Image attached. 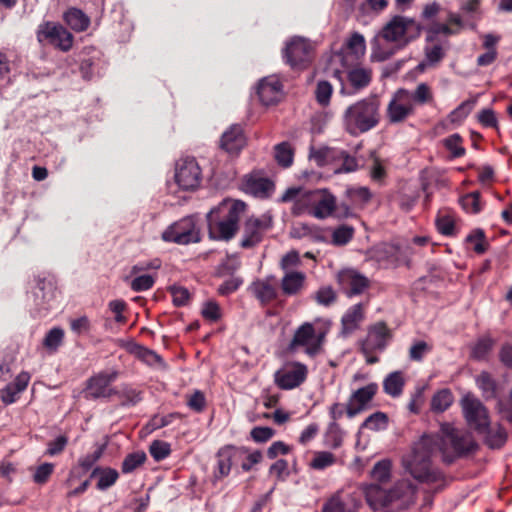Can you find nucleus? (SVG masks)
<instances>
[{
  "label": "nucleus",
  "mask_w": 512,
  "mask_h": 512,
  "mask_svg": "<svg viewBox=\"0 0 512 512\" xmlns=\"http://www.w3.org/2000/svg\"><path fill=\"white\" fill-rule=\"evenodd\" d=\"M478 445L472 434L464 429L454 427L450 423H442L439 433L425 435L414 449L410 472L419 481H430L433 478L431 458L439 452L443 461L452 463L456 458L476 451Z\"/></svg>",
  "instance_id": "f257e3e1"
},
{
  "label": "nucleus",
  "mask_w": 512,
  "mask_h": 512,
  "mask_svg": "<svg viewBox=\"0 0 512 512\" xmlns=\"http://www.w3.org/2000/svg\"><path fill=\"white\" fill-rule=\"evenodd\" d=\"M246 204L241 200L224 199L207 213L209 237L214 240L229 241L239 227L241 214Z\"/></svg>",
  "instance_id": "f03ea898"
},
{
  "label": "nucleus",
  "mask_w": 512,
  "mask_h": 512,
  "mask_svg": "<svg viewBox=\"0 0 512 512\" xmlns=\"http://www.w3.org/2000/svg\"><path fill=\"white\" fill-rule=\"evenodd\" d=\"M380 101L377 96L363 98L348 106L343 114L345 130L353 136L376 127L380 121Z\"/></svg>",
  "instance_id": "7ed1b4c3"
},
{
  "label": "nucleus",
  "mask_w": 512,
  "mask_h": 512,
  "mask_svg": "<svg viewBox=\"0 0 512 512\" xmlns=\"http://www.w3.org/2000/svg\"><path fill=\"white\" fill-rule=\"evenodd\" d=\"M423 26L413 18L396 15L384 25L378 36L386 42L398 43V48H403L417 39Z\"/></svg>",
  "instance_id": "20e7f679"
},
{
  "label": "nucleus",
  "mask_w": 512,
  "mask_h": 512,
  "mask_svg": "<svg viewBox=\"0 0 512 512\" xmlns=\"http://www.w3.org/2000/svg\"><path fill=\"white\" fill-rule=\"evenodd\" d=\"M324 338V332L317 333L312 323L304 322L295 330L287 351L295 353L300 347H304L305 353L313 358L321 352Z\"/></svg>",
  "instance_id": "39448f33"
},
{
  "label": "nucleus",
  "mask_w": 512,
  "mask_h": 512,
  "mask_svg": "<svg viewBox=\"0 0 512 512\" xmlns=\"http://www.w3.org/2000/svg\"><path fill=\"white\" fill-rule=\"evenodd\" d=\"M118 376L117 370H105L92 375L85 382L83 397L86 400L110 399L116 395V388L112 384Z\"/></svg>",
  "instance_id": "423d86ee"
},
{
  "label": "nucleus",
  "mask_w": 512,
  "mask_h": 512,
  "mask_svg": "<svg viewBox=\"0 0 512 512\" xmlns=\"http://www.w3.org/2000/svg\"><path fill=\"white\" fill-rule=\"evenodd\" d=\"M55 287L51 281L38 278L29 296L30 313L34 318L46 317L53 307Z\"/></svg>",
  "instance_id": "0eeeda50"
},
{
  "label": "nucleus",
  "mask_w": 512,
  "mask_h": 512,
  "mask_svg": "<svg viewBox=\"0 0 512 512\" xmlns=\"http://www.w3.org/2000/svg\"><path fill=\"white\" fill-rule=\"evenodd\" d=\"M460 404L467 425L477 434L485 432L490 423V417L484 404L472 394L463 396Z\"/></svg>",
  "instance_id": "6e6552de"
},
{
  "label": "nucleus",
  "mask_w": 512,
  "mask_h": 512,
  "mask_svg": "<svg viewBox=\"0 0 512 512\" xmlns=\"http://www.w3.org/2000/svg\"><path fill=\"white\" fill-rule=\"evenodd\" d=\"M162 239L166 242L188 245L199 242L201 236L194 218L187 216L168 226L162 233Z\"/></svg>",
  "instance_id": "1a4fd4ad"
},
{
  "label": "nucleus",
  "mask_w": 512,
  "mask_h": 512,
  "mask_svg": "<svg viewBox=\"0 0 512 512\" xmlns=\"http://www.w3.org/2000/svg\"><path fill=\"white\" fill-rule=\"evenodd\" d=\"M272 226L273 218L269 213H264L259 217H249L244 223L241 247L249 249L258 245Z\"/></svg>",
  "instance_id": "9d476101"
},
{
  "label": "nucleus",
  "mask_w": 512,
  "mask_h": 512,
  "mask_svg": "<svg viewBox=\"0 0 512 512\" xmlns=\"http://www.w3.org/2000/svg\"><path fill=\"white\" fill-rule=\"evenodd\" d=\"M310 157L314 159L318 166H325L333 161H340V166L335 170L337 173H349L358 169L357 159L344 150L322 147L311 152Z\"/></svg>",
  "instance_id": "9b49d317"
},
{
  "label": "nucleus",
  "mask_w": 512,
  "mask_h": 512,
  "mask_svg": "<svg viewBox=\"0 0 512 512\" xmlns=\"http://www.w3.org/2000/svg\"><path fill=\"white\" fill-rule=\"evenodd\" d=\"M283 58L293 69H303L312 61L313 48L308 40L294 37L287 42L283 50Z\"/></svg>",
  "instance_id": "f8f14e48"
},
{
  "label": "nucleus",
  "mask_w": 512,
  "mask_h": 512,
  "mask_svg": "<svg viewBox=\"0 0 512 512\" xmlns=\"http://www.w3.org/2000/svg\"><path fill=\"white\" fill-rule=\"evenodd\" d=\"M246 453H248V449L243 446L237 447L228 444L219 448L215 454V466L213 468L211 479L212 483L215 485L219 481L228 477L232 469L233 461Z\"/></svg>",
  "instance_id": "ddd939ff"
},
{
  "label": "nucleus",
  "mask_w": 512,
  "mask_h": 512,
  "mask_svg": "<svg viewBox=\"0 0 512 512\" xmlns=\"http://www.w3.org/2000/svg\"><path fill=\"white\" fill-rule=\"evenodd\" d=\"M201 169L194 157L181 158L176 162L175 181L183 190H194L201 182Z\"/></svg>",
  "instance_id": "4468645a"
},
{
  "label": "nucleus",
  "mask_w": 512,
  "mask_h": 512,
  "mask_svg": "<svg viewBox=\"0 0 512 512\" xmlns=\"http://www.w3.org/2000/svg\"><path fill=\"white\" fill-rule=\"evenodd\" d=\"M303 198L307 199L306 203L312 205L309 214L317 219H326L333 216L336 208V198L326 190H309L306 191Z\"/></svg>",
  "instance_id": "2eb2a0df"
},
{
  "label": "nucleus",
  "mask_w": 512,
  "mask_h": 512,
  "mask_svg": "<svg viewBox=\"0 0 512 512\" xmlns=\"http://www.w3.org/2000/svg\"><path fill=\"white\" fill-rule=\"evenodd\" d=\"M391 338L392 333L386 323L377 322L368 328L367 336L361 342V351L364 355L383 352Z\"/></svg>",
  "instance_id": "dca6fc26"
},
{
  "label": "nucleus",
  "mask_w": 512,
  "mask_h": 512,
  "mask_svg": "<svg viewBox=\"0 0 512 512\" xmlns=\"http://www.w3.org/2000/svg\"><path fill=\"white\" fill-rule=\"evenodd\" d=\"M37 38L40 42L46 40L62 51H68L73 45V35L62 25L46 22L39 26Z\"/></svg>",
  "instance_id": "f3484780"
},
{
  "label": "nucleus",
  "mask_w": 512,
  "mask_h": 512,
  "mask_svg": "<svg viewBox=\"0 0 512 512\" xmlns=\"http://www.w3.org/2000/svg\"><path fill=\"white\" fill-rule=\"evenodd\" d=\"M307 366L300 362H293L286 369L278 370L274 374L276 385L283 390H290L300 386L307 378Z\"/></svg>",
  "instance_id": "a211bd4d"
},
{
  "label": "nucleus",
  "mask_w": 512,
  "mask_h": 512,
  "mask_svg": "<svg viewBox=\"0 0 512 512\" xmlns=\"http://www.w3.org/2000/svg\"><path fill=\"white\" fill-rule=\"evenodd\" d=\"M414 113V105L408 100V90L398 89L392 96L388 107L387 117L391 123L403 122Z\"/></svg>",
  "instance_id": "6ab92c4d"
},
{
  "label": "nucleus",
  "mask_w": 512,
  "mask_h": 512,
  "mask_svg": "<svg viewBox=\"0 0 512 512\" xmlns=\"http://www.w3.org/2000/svg\"><path fill=\"white\" fill-rule=\"evenodd\" d=\"M339 285L347 297L361 295L370 286V280L354 269L342 270L338 274Z\"/></svg>",
  "instance_id": "aec40b11"
},
{
  "label": "nucleus",
  "mask_w": 512,
  "mask_h": 512,
  "mask_svg": "<svg viewBox=\"0 0 512 512\" xmlns=\"http://www.w3.org/2000/svg\"><path fill=\"white\" fill-rule=\"evenodd\" d=\"M378 391L376 383H369L354 391L346 405V415L353 418L368 408L370 401Z\"/></svg>",
  "instance_id": "412c9836"
},
{
  "label": "nucleus",
  "mask_w": 512,
  "mask_h": 512,
  "mask_svg": "<svg viewBox=\"0 0 512 512\" xmlns=\"http://www.w3.org/2000/svg\"><path fill=\"white\" fill-rule=\"evenodd\" d=\"M378 261L384 262L387 268H396L402 265L409 266L410 253L408 248L396 244H384L377 251Z\"/></svg>",
  "instance_id": "4be33fe9"
},
{
  "label": "nucleus",
  "mask_w": 512,
  "mask_h": 512,
  "mask_svg": "<svg viewBox=\"0 0 512 512\" xmlns=\"http://www.w3.org/2000/svg\"><path fill=\"white\" fill-rule=\"evenodd\" d=\"M387 512L407 509L413 502V489L407 482H398L387 490Z\"/></svg>",
  "instance_id": "5701e85b"
},
{
  "label": "nucleus",
  "mask_w": 512,
  "mask_h": 512,
  "mask_svg": "<svg viewBox=\"0 0 512 512\" xmlns=\"http://www.w3.org/2000/svg\"><path fill=\"white\" fill-rule=\"evenodd\" d=\"M347 85H343L342 94L353 95L363 90L372 81L371 69L364 67H353L346 73Z\"/></svg>",
  "instance_id": "b1692460"
},
{
  "label": "nucleus",
  "mask_w": 512,
  "mask_h": 512,
  "mask_svg": "<svg viewBox=\"0 0 512 512\" xmlns=\"http://www.w3.org/2000/svg\"><path fill=\"white\" fill-rule=\"evenodd\" d=\"M241 189L246 194L256 198H269L274 190V183L265 177L246 175L243 178Z\"/></svg>",
  "instance_id": "393cba45"
},
{
  "label": "nucleus",
  "mask_w": 512,
  "mask_h": 512,
  "mask_svg": "<svg viewBox=\"0 0 512 512\" xmlns=\"http://www.w3.org/2000/svg\"><path fill=\"white\" fill-rule=\"evenodd\" d=\"M257 95L263 105L276 104L282 96V84L273 76L265 77L258 83Z\"/></svg>",
  "instance_id": "a878e982"
},
{
  "label": "nucleus",
  "mask_w": 512,
  "mask_h": 512,
  "mask_svg": "<svg viewBox=\"0 0 512 512\" xmlns=\"http://www.w3.org/2000/svg\"><path fill=\"white\" fill-rule=\"evenodd\" d=\"M29 380L30 375L27 372H21L13 382L7 384L0 390L2 402L6 405L16 402L19 394L27 388Z\"/></svg>",
  "instance_id": "bb28decb"
},
{
  "label": "nucleus",
  "mask_w": 512,
  "mask_h": 512,
  "mask_svg": "<svg viewBox=\"0 0 512 512\" xmlns=\"http://www.w3.org/2000/svg\"><path fill=\"white\" fill-rule=\"evenodd\" d=\"M244 145L245 137L239 124H233L221 137V148L228 153H238Z\"/></svg>",
  "instance_id": "cd10ccee"
},
{
  "label": "nucleus",
  "mask_w": 512,
  "mask_h": 512,
  "mask_svg": "<svg viewBox=\"0 0 512 512\" xmlns=\"http://www.w3.org/2000/svg\"><path fill=\"white\" fill-rule=\"evenodd\" d=\"M251 293L262 305H267L277 297V289L268 280L254 281L250 286Z\"/></svg>",
  "instance_id": "c85d7f7f"
},
{
  "label": "nucleus",
  "mask_w": 512,
  "mask_h": 512,
  "mask_svg": "<svg viewBox=\"0 0 512 512\" xmlns=\"http://www.w3.org/2000/svg\"><path fill=\"white\" fill-rule=\"evenodd\" d=\"M387 490L383 489L379 484H370L365 489V497L368 504L374 510H384L387 512Z\"/></svg>",
  "instance_id": "c756f323"
},
{
  "label": "nucleus",
  "mask_w": 512,
  "mask_h": 512,
  "mask_svg": "<svg viewBox=\"0 0 512 512\" xmlns=\"http://www.w3.org/2000/svg\"><path fill=\"white\" fill-rule=\"evenodd\" d=\"M98 476L96 488L100 491H105L112 487L119 478V473L116 469L111 467H96L90 474V478Z\"/></svg>",
  "instance_id": "7c9ffc66"
},
{
  "label": "nucleus",
  "mask_w": 512,
  "mask_h": 512,
  "mask_svg": "<svg viewBox=\"0 0 512 512\" xmlns=\"http://www.w3.org/2000/svg\"><path fill=\"white\" fill-rule=\"evenodd\" d=\"M305 282V274L300 271L285 273L281 280L282 292L287 296L296 295L300 292Z\"/></svg>",
  "instance_id": "2f4dec72"
},
{
  "label": "nucleus",
  "mask_w": 512,
  "mask_h": 512,
  "mask_svg": "<svg viewBox=\"0 0 512 512\" xmlns=\"http://www.w3.org/2000/svg\"><path fill=\"white\" fill-rule=\"evenodd\" d=\"M478 435L483 436L485 444L492 449L501 448L507 440L506 430L500 424L495 427L491 426V422L488 424L487 430L479 432Z\"/></svg>",
  "instance_id": "473e14b6"
},
{
  "label": "nucleus",
  "mask_w": 512,
  "mask_h": 512,
  "mask_svg": "<svg viewBox=\"0 0 512 512\" xmlns=\"http://www.w3.org/2000/svg\"><path fill=\"white\" fill-rule=\"evenodd\" d=\"M363 319V306L361 303L350 307L341 319L342 333L349 334L354 331Z\"/></svg>",
  "instance_id": "72a5a7b5"
},
{
  "label": "nucleus",
  "mask_w": 512,
  "mask_h": 512,
  "mask_svg": "<svg viewBox=\"0 0 512 512\" xmlns=\"http://www.w3.org/2000/svg\"><path fill=\"white\" fill-rule=\"evenodd\" d=\"M120 400L122 407H132L140 403L143 399V392L131 385L123 384L119 389L116 388V395Z\"/></svg>",
  "instance_id": "f704fd0d"
},
{
  "label": "nucleus",
  "mask_w": 512,
  "mask_h": 512,
  "mask_svg": "<svg viewBox=\"0 0 512 512\" xmlns=\"http://www.w3.org/2000/svg\"><path fill=\"white\" fill-rule=\"evenodd\" d=\"M404 385L403 373L401 371H394L385 377L383 390L391 397H398L402 394Z\"/></svg>",
  "instance_id": "c9c22d12"
},
{
  "label": "nucleus",
  "mask_w": 512,
  "mask_h": 512,
  "mask_svg": "<svg viewBox=\"0 0 512 512\" xmlns=\"http://www.w3.org/2000/svg\"><path fill=\"white\" fill-rule=\"evenodd\" d=\"M66 24L73 30L81 32L88 28L90 19L80 9L70 8L64 14Z\"/></svg>",
  "instance_id": "e433bc0d"
},
{
  "label": "nucleus",
  "mask_w": 512,
  "mask_h": 512,
  "mask_svg": "<svg viewBox=\"0 0 512 512\" xmlns=\"http://www.w3.org/2000/svg\"><path fill=\"white\" fill-rule=\"evenodd\" d=\"M453 401L452 392L447 388L441 389L432 396L431 410L434 413H443L452 405Z\"/></svg>",
  "instance_id": "4c0bfd02"
},
{
  "label": "nucleus",
  "mask_w": 512,
  "mask_h": 512,
  "mask_svg": "<svg viewBox=\"0 0 512 512\" xmlns=\"http://www.w3.org/2000/svg\"><path fill=\"white\" fill-rule=\"evenodd\" d=\"M423 30L426 31V42L433 43L437 41L438 36L443 34L445 36L455 35L459 32V29H453L448 24L433 22L428 26L424 27Z\"/></svg>",
  "instance_id": "58836bf2"
},
{
  "label": "nucleus",
  "mask_w": 512,
  "mask_h": 512,
  "mask_svg": "<svg viewBox=\"0 0 512 512\" xmlns=\"http://www.w3.org/2000/svg\"><path fill=\"white\" fill-rule=\"evenodd\" d=\"M305 192L306 191H303L300 187H289L281 196L280 201L290 202L296 200L293 206V214L300 215L303 210L302 205L307 201V199L302 197Z\"/></svg>",
  "instance_id": "ea45409f"
},
{
  "label": "nucleus",
  "mask_w": 512,
  "mask_h": 512,
  "mask_svg": "<svg viewBox=\"0 0 512 512\" xmlns=\"http://www.w3.org/2000/svg\"><path fill=\"white\" fill-rule=\"evenodd\" d=\"M388 421L386 413L377 411L364 420L359 428L358 435H360L361 430L363 429H370L373 431L385 430L388 426Z\"/></svg>",
  "instance_id": "a19ab883"
},
{
  "label": "nucleus",
  "mask_w": 512,
  "mask_h": 512,
  "mask_svg": "<svg viewBox=\"0 0 512 512\" xmlns=\"http://www.w3.org/2000/svg\"><path fill=\"white\" fill-rule=\"evenodd\" d=\"M147 460L146 453L144 451H135L125 456L121 471L123 474H130L136 469L141 467Z\"/></svg>",
  "instance_id": "79ce46f5"
},
{
  "label": "nucleus",
  "mask_w": 512,
  "mask_h": 512,
  "mask_svg": "<svg viewBox=\"0 0 512 512\" xmlns=\"http://www.w3.org/2000/svg\"><path fill=\"white\" fill-rule=\"evenodd\" d=\"M476 384L486 399L496 396L497 384L490 373L483 371L476 377Z\"/></svg>",
  "instance_id": "37998d69"
},
{
  "label": "nucleus",
  "mask_w": 512,
  "mask_h": 512,
  "mask_svg": "<svg viewBox=\"0 0 512 512\" xmlns=\"http://www.w3.org/2000/svg\"><path fill=\"white\" fill-rule=\"evenodd\" d=\"M432 99L433 94L426 83H420L413 92L408 90V100L413 105H424L431 102Z\"/></svg>",
  "instance_id": "c03bdc74"
},
{
  "label": "nucleus",
  "mask_w": 512,
  "mask_h": 512,
  "mask_svg": "<svg viewBox=\"0 0 512 512\" xmlns=\"http://www.w3.org/2000/svg\"><path fill=\"white\" fill-rule=\"evenodd\" d=\"M344 431L337 422H330L325 433V443L332 449H337L342 445Z\"/></svg>",
  "instance_id": "a18cd8bd"
},
{
  "label": "nucleus",
  "mask_w": 512,
  "mask_h": 512,
  "mask_svg": "<svg viewBox=\"0 0 512 512\" xmlns=\"http://www.w3.org/2000/svg\"><path fill=\"white\" fill-rule=\"evenodd\" d=\"M355 233L354 227L350 225H340L332 233V244L335 246H344L348 244Z\"/></svg>",
  "instance_id": "49530a36"
},
{
  "label": "nucleus",
  "mask_w": 512,
  "mask_h": 512,
  "mask_svg": "<svg viewBox=\"0 0 512 512\" xmlns=\"http://www.w3.org/2000/svg\"><path fill=\"white\" fill-rule=\"evenodd\" d=\"M336 462V457L329 451H317L314 453V457L310 462V467L314 470H324Z\"/></svg>",
  "instance_id": "de8ad7c7"
},
{
  "label": "nucleus",
  "mask_w": 512,
  "mask_h": 512,
  "mask_svg": "<svg viewBox=\"0 0 512 512\" xmlns=\"http://www.w3.org/2000/svg\"><path fill=\"white\" fill-rule=\"evenodd\" d=\"M463 139L458 134H452L443 140L444 147L450 151L452 158L462 157L466 150L462 146Z\"/></svg>",
  "instance_id": "09e8293b"
},
{
  "label": "nucleus",
  "mask_w": 512,
  "mask_h": 512,
  "mask_svg": "<svg viewBox=\"0 0 512 512\" xmlns=\"http://www.w3.org/2000/svg\"><path fill=\"white\" fill-rule=\"evenodd\" d=\"M275 159L284 168L291 166L293 162V151L289 143L282 142L275 146Z\"/></svg>",
  "instance_id": "8fccbe9b"
},
{
  "label": "nucleus",
  "mask_w": 512,
  "mask_h": 512,
  "mask_svg": "<svg viewBox=\"0 0 512 512\" xmlns=\"http://www.w3.org/2000/svg\"><path fill=\"white\" fill-rule=\"evenodd\" d=\"M480 192L473 191L470 192L463 197L460 198V204L462 208L471 214H477L481 211V203H480Z\"/></svg>",
  "instance_id": "3c124183"
},
{
  "label": "nucleus",
  "mask_w": 512,
  "mask_h": 512,
  "mask_svg": "<svg viewBox=\"0 0 512 512\" xmlns=\"http://www.w3.org/2000/svg\"><path fill=\"white\" fill-rule=\"evenodd\" d=\"M391 466L392 464L389 459L378 461L371 471L372 478L380 483L387 482L390 478Z\"/></svg>",
  "instance_id": "603ef678"
},
{
  "label": "nucleus",
  "mask_w": 512,
  "mask_h": 512,
  "mask_svg": "<svg viewBox=\"0 0 512 512\" xmlns=\"http://www.w3.org/2000/svg\"><path fill=\"white\" fill-rule=\"evenodd\" d=\"M436 227L438 231L445 236L455 234V220L449 213H439L436 218Z\"/></svg>",
  "instance_id": "864d4df0"
},
{
  "label": "nucleus",
  "mask_w": 512,
  "mask_h": 512,
  "mask_svg": "<svg viewBox=\"0 0 512 512\" xmlns=\"http://www.w3.org/2000/svg\"><path fill=\"white\" fill-rule=\"evenodd\" d=\"M54 468L55 466L52 463L45 462L40 464L34 469L32 474L33 482L38 485H44L47 483L54 472Z\"/></svg>",
  "instance_id": "5fc2aeb1"
},
{
  "label": "nucleus",
  "mask_w": 512,
  "mask_h": 512,
  "mask_svg": "<svg viewBox=\"0 0 512 512\" xmlns=\"http://www.w3.org/2000/svg\"><path fill=\"white\" fill-rule=\"evenodd\" d=\"M474 101L466 100L457 106L448 115V119L451 123H461L472 111Z\"/></svg>",
  "instance_id": "6e6d98bb"
},
{
  "label": "nucleus",
  "mask_w": 512,
  "mask_h": 512,
  "mask_svg": "<svg viewBox=\"0 0 512 512\" xmlns=\"http://www.w3.org/2000/svg\"><path fill=\"white\" fill-rule=\"evenodd\" d=\"M425 59L429 66H435L445 57V51L441 44L426 46L424 48Z\"/></svg>",
  "instance_id": "4d7b16f0"
},
{
  "label": "nucleus",
  "mask_w": 512,
  "mask_h": 512,
  "mask_svg": "<svg viewBox=\"0 0 512 512\" xmlns=\"http://www.w3.org/2000/svg\"><path fill=\"white\" fill-rule=\"evenodd\" d=\"M314 299L319 305L328 307L336 301V292L331 286H323L316 291Z\"/></svg>",
  "instance_id": "13d9d810"
},
{
  "label": "nucleus",
  "mask_w": 512,
  "mask_h": 512,
  "mask_svg": "<svg viewBox=\"0 0 512 512\" xmlns=\"http://www.w3.org/2000/svg\"><path fill=\"white\" fill-rule=\"evenodd\" d=\"M347 196L353 201L360 204L368 203L372 198V193L368 187H352L346 190Z\"/></svg>",
  "instance_id": "bf43d9fd"
},
{
  "label": "nucleus",
  "mask_w": 512,
  "mask_h": 512,
  "mask_svg": "<svg viewBox=\"0 0 512 512\" xmlns=\"http://www.w3.org/2000/svg\"><path fill=\"white\" fill-rule=\"evenodd\" d=\"M149 452L154 460L161 461L169 456L171 448L167 442L155 440L151 443Z\"/></svg>",
  "instance_id": "052dcab7"
},
{
  "label": "nucleus",
  "mask_w": 512,
  "mask_h": 512,
  "mask_svg": "<svg viewBox=\"0 0 512 512\" xmlns=\"http://www.w3.org/2000/svg\"><path fill=\"white\" fill-rule=\"evenodd\" d=\"M332 91V85L328 81H319L317 83L315 90L317 102L322 106L328 105L330 102Z\"/></svg>",
  "instance_id": "680f3d73"
},
{
  "label": "nucleus",
  "mask_w": 512,
  "mask_h": 512,
  "mask_svg": "<svg viewBox=\"0 0 512 512\" xmlns=\"http://www.w3.org/2000/svg\"><path fill=\"white\" fill-rule=\"evenodd\" d=\"M155 279L149 274L139 275L130 281V288L134 292L147 291L153 287Z\"/></svg>",
  "instance_id": "e2e57ef3"
},
{
  "label": "nucleus",
  "mask_w": 512,
  "mask_h": 512,
  "mask_svg": "<svg viewBox=\"0 0 512 512\" xmlns=\"http://www.w3.org/2000/svg\"><path fill=\"white\" fill-rule=\"evenodd\" d=\"M387 176L386 163L380 158H374L370 168V177L373 181L383 184Z\"/></svg>",
  "instance_id": "0e129e2a"
},
{
  "label": "nucleus",
  "mask_w": 512,
  "mask_h": 512,
  "mask_svg": "<svg viewBox=\"0 0 512 512\" xmlns=\"http://www.w3.org/2000/svg\"><path fill=\"white\" fill-rule=\"evenodd\" d=\"M484 240L485 233L482 229H475L466 237L467 242L474 243L473 249L477 254H483L486 251L487 245Z\"/></svg>",
  "instance_id": "69168bd1"
},
{
  "label": "nucleus",
  "mask_w": 512,
  "mask_h": 512,
  "mask_svg": "<svg viewBox=\"0 0 512 512\" xmlns=\"http://www.w3.org/2000/svg\"><path fill=\"white\" fill-rule=\"evenodd\" d=\"M275 435V430L267 426H256L250 432L251 439L256 443H265Z\"/></svg>",
  "instance_id": "338daca9"
},
{
  "label": "nucleus",
  "mask_w": 512,
  "mask_h": 512,
  "mask_svg": "<svg viewBox=\"0 0 512 512\" xmlns=\"http://www.w3.org/2000/svg\"><path fill=\"white\" fill-rule=\"evenodd\" d=\"M322 512H354L340 497L329 499L322 508Z\"/></svg>",
  "instance_id": "774afa93"
}]
</instances>
